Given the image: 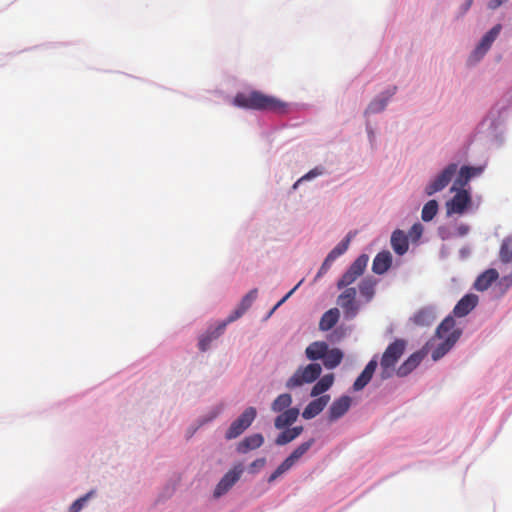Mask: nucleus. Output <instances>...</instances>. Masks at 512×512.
<instances>
[{"mask_svg": "<svg viewBox=\"0 0 512 512\" xmlns=\"http://www.w3.org/2000/svg\"><path fill=\"white\" fill-rule=\"evenodd\" d=\"M422 355L419 352L413 353L408 359L403 362L396 370V374L399 377H405L412 372L422 361Z\"/></svg>", "mask_w": 512, "mask_h": 512, "instance_id": "19", "label": "nucleus"}, {"mask_svg": "<svg viewBox=\"0 0 512 512\" xmlns=\"http://www.w3.org/2000/svg\"><path fill=\"white\" fill-rule=\"evenodd\" d=\"M321 366L317 363H311L305 367L298 368L286 383L287 388L292 389L302 386L305 383H312L321 374Z\"/></svg>", "mask_w": 512, "mask_h": 512, "instance_id": "4", "label": "nucleus"}, {"mask_svg": "<svg viewBox=\"0 0 512 512\" xmlns=\"http://www.w3.org/2000/svg\"><path fill=\"white\" fill-rule=\"evenodd\" d=\"M330 400L329 395H322L319 398L311 401L302 412V417L304 419H312L320 414L323 409L326 407Z\"/></svg>", "mask_w": 512, "mask_h": 512, "instance_id": "13", "label": "nucleus"}, {"mask_svg": "<svg viewBox=\"0 0 512 512\" xmlns=\"http://www.w3.org/2000/svg\"><path fill=\"white\" fill-rule=\"evenodd\" d=\"M369 261V257L366 254L360 255L355 261L349 266L348 270L354 273L357 277L363 275L367 264Z\"/></svg>", "mask_w": 512, "mask_h": 512, "instance_id": "30", "label": "nucleus"}, {"mask_svg": "<svg viewBox=\"0 0 512 512\" xmlns=\"http://www.w3.org/2000/svg\"><path fill=\"white\" fill-rule=\"evenodd\" d=\"M340 317V312L338 308H331L328 311H326L320 321H319V329L321 331H328L331 328H333Z\"/></svg>", "mask_w": 512, "mask_h": 512, "instance_id": "21", "label": "nucleus"}, {"mask_svg": "<svg viewBox=\"0 0 512 512\" xmlns=\"http://www.w3.org/2000/svg\"><path fill=\"white\" fill-rule=\"evenodd\" d=\"M351 237L347 235L340 243H338L327 255L328 261H335L339 256L344 254L350 244Z\"/></svg>", "mask_w": 512, "mask_h": 512, "instance_id": "29", "label": "nucleus"}, {"mask_svg": "<svg viewBox=\"0 0 512 512\" xmlns=\"http://www.w3.org/2000/svg\"><path fill=\"white\" fill-rule=\"evenodd\" d=\"M294 439H296V438H295L291 428H289V429L284 430L277 436L275 443L279 446H283V445L290 443Z\"/></svg>", "mask_w": 512, "mask_h": 512, "instance_id": "38", "label": "nucleus"}, {"mask_svg": "<svg viewBox=\"0 0 512 512\" xmlns=\"http://www.w3.org/2000/svg\"><path fill=\"white\" fill-rule=\"evenodd\" d=\"M292 403V398L290 394L284 393L280 394L272 403L271 409L274 412H282L287 409Z\"/></svg>", "mask_w": 512, "mask_h": 512, "instance_id": "28", "label": "nucleus"}, {"mask_svg": "<svg viewBox=\"0 0 512 512\" xmlns=\"http://www.w3.org/2000/svg\"><path fill=\"white\" fill-rule=\"evenodd\" d=\"M211 342L212 340L209 338V334L205 333L199 340V349L201 351H206L209 348Z\"/></svg>", "mask_w": 512, "mask_h": 512, "instance_id": "46", "label": "nucleus"}, {"mask_svg": "<svg viewBox=\"0 0 512 512\" xmlns=\"http://www.w3.org/2000/svg\"><path fill=\"white\" fill-rule=\"evenodd\" d=\"M322 172L321 170H319L318 168H315L311 171H309L307 174H305L304 176H302L294 185H293V188H297L298 184L304 180H310L318 175H320Z\"/></svg>", "mask_w": 512, "mask_h": 512, "instance_id": "42", "label": "nucleus"}, {"mask_svg": "<svg viewBox=\"0 0 512 512\" xmlns=\"http://www.w3.org/2000/svg\"><path fill=\"white\" fill-rule=\"evenodd\" d=\"M455 320L453 317H446L436 330V336L443 341L432 351L431 357L434 361L442 358L457 342L460 337V331L455 330Z\"/></svg>", "mask_w": 512, "mask_h": 512, "instance_id": "2", "label": "nucleus"}, {"mask_svg": "<svg viewBox=\"0 0 512 512\" xmlns=\"http://www.w3.org/2000/svg\"><path fill=\"white\" fill-rule=\"evenodd\" d=\"M481 171V168L463 166L459 171L452 190H455L456 186L464 187L472 177L479 175Z\"/></svg>", "mask_w": 512, "mask_h": 512, "instance_id": "20", "label": "nucleus"}, {"mask_svg": "<svg viewBox=\"0 0 512 512\" xmlns=\"http://www.w3.org/2000/svg\"><path fill=\"white\" fill-rule=\"evenodd\" d=\"M438 212V203L436 200H429L423 207L421 218L423 221H431Z\"/></svg>", "mask_w": 512, "mask_h": 512, "instance_id": "31", "label": "nucleus"}, {"mask_svg": "<svg viewBox=\"0 0 512 512\" xmlns=\"http://www.w3.org/2000/svg\"><path fill=\"white\" fill-rule=\"evenodd\" d=\"M359 277H357L354 273L347 269V271L342 275V277L337 282V288L339 290L349 287L353 284Z\"/></svg>", "mask_w": 512, "mask_h": 512, "instance_id": "35", "label": "nucleus"}, {"mask_svg": "<svg viewBox=\"0 0 512 512\" xmlns=\"http://www.w3.org/2000/svg\"><path fill=\"white\" fill-rule=\"evenodd\" d=\"M387 105V99H374L365 110V114H375L383 111Z\"/></svg>", "mask_w": 512, "mask_h": 512, "instance_id": "34", "label": "nucleus"}, {"mask_svg": "<svg viewBox=\"0 0 512 512\" xmlns=\"http://www.w3.org/2000/svg\"><path fill=\"white\" fill-rule=\"evenodd\" d=\"M302 283L300 281L292 290H290L273 308L272 311L276 310L279 306H281L293 293L294 291L299 287V285Z\"/></svg>", "mask_w": 512, "mask_h": 512, "instance_id": "48", "label": "nucleus"}, {"mask_svg": "<svg viewBox=\"0 0 512 512\" xmlns=\"http://www.w3.org/2000/svg\"><path fill=\"white\" fill-rule=\"evenodd\" d=\"M266 464L265 458H258L249 465V472L254 474Z\"/></svg>", "mask_w": 512, "mask_h": 512, "instance_id": "41", "label": "nucleus"}, {"mask_svg": "<svg viewBox=\"0 0 512 512\" xmlns=\"http://www.w3.org/2000/svg\"><path fill=\"white\" fill-rule=\"evenodd\" d=\"M314 444V439H310L302 444H300L289 456L288 458L295 464Z\"/></svg>", "mask_w": 512, "mask_h": 512, "instance_id": "32", "label": "nucleus"}, {"mask_svg": "<svg viewBox=\"0 0 512 512\" xmlns=\"http://www.w3.org/2000/svg\"><path fill=\"white\" fill-rule=\"evenodd\" d=\"M295 464L287 457L278 467L277 469L269 476L268 482H274L278 477L282 474L290 470Z\"/></svg>", "mask_w": 512, "mask_h": 512, "instance_id": "33", "label": "nucleus"}, {"mask_svg": "<svg viewBox=\"0 0 512 512\" xmlns=\"http://www.w3.org/2000/svg\"><path fill=\"white\" fill-rule=\"evenodd\" d=\"M423 233V226L420 223H415L411 229L409 230L408 236L412 241H417L420 239Z\"/></svg>", "mask_w": 512, "mask_h": 512, "instance_id": "40", "label": "nucleus"}, {"mask_svg": "<svg viewBox=\"0 0 512 512\" xmlns=\"http://www.w3.org/2000/svg\"><path fill=\"white\" fill-rule=\"evenodd\" d=\"M233 104L239 108L276 113H285L287 109V104L280 99L257 90L237 93Z\"/></svg>", "mask_w": 512, "mask_h": 512, "instance_id": "1", "label": "nucleus"}, {"mask_svg": "<svg viewBox=\"0 0 512 512\" xmlns=\"http://www.w3.org/2000/svg\"><path fill=\"white\" fill-rule=\"evenodd\" d=\"M295 438H297L302 432H303V427L302 426H296V427H293L291 428Z\"/></svg>", "mask_w": 512, "mask_h": 512, "instance_id": "52", "label": "nucleus"}, {"mask_svg": "<svg viewBox=\"0 0 512 512\" xmlns=\"http://www.w3.org/2000/svg\"><path fill=\"white\" fill-rule=\"evenodd\" d=\"M501 30H502V25L496 24L482 37L481 41L476 46V48L474 49V51L472 52V55H471V57L475 61L480 60L488 52V50L491 48L493 42L499 36Z\"/></svg>", "mask_w": 512, "mask_h": 512, "instance_id": "9", "label": "nucleus"}, {"mask_svg": "<svg viewBox=\"0 0 512 512\" xmlns=\"http://www.w3.org/2000/svg\"><path fill=\"white\" fill-rule=\"evenodd\" d=\"M406 346L407 341L404 339H396L387 346L380 361V375L382 379H388L393 376L395 365L404 354Z\"/></svg>", "mask_w": 512, "mask_h": 512, "instance_id": "3", "label": "nucleus"}, {"mask_svg": "<svg viewBox=\"0 0 512 512\" xmlns=\"http://www.w3.org/2000/svg\"><path fill=\"white\" fill-rule=\"evenodd\" d=\"M478 296L475 294H467L461 298L453 309L456 317H464L469 314L477 305Z\"/></svg>", "mask_w": 512, "mask_h": 512, "instance_id": "12", "label": "nucleus"}, {"mask_svg": "<svg viewBox=\"0 0 512 512\" xmlns=\"http://www.w3.org/2000/svg\"><path fill=\"white\" fill-rule=\"evenodd\" d=\"M334 382V377L332 374L324 375L312 388L311 396L316 397L326 392Z\"/></svg>", "mask_w": 512, "mask_h": 512, "instance_id": "27", "label": "nucleus"}, {"mask_svg": "<svg viewBox=\"0 0 512 512\" xmlns=\"http://www.w3.org/2000/svg\"><path fill=\"white\" fill-rule=\"evenodd\" d=\"M225 327H226V323H221L215 329L208 330L206 332V334H209V338H211V340L213 341V340L217 339L223 333Z\"/></svg>", "mask_w": 512, "mask_h": 512, "instance_id": "43", "label": "nucleus"}, {"mask_svg": "<svg viewBox=\"0 0 512 512\" xmlns=\"http://www.w3.org/2000/svg\"><path fill=\"white\" fill-rule=\"evenodd\" d=\"M256 415L257 411L254 407L246 408L243 413L231 423L226 431L225 438L231 440L240 436L252 424Z\"/></svg>", "mask_w": 512, "mask_h": 512, "instance_id": "5", "label": "nucleus"}, {"mask_svg": "<svg viewBox=\"0 0 512 512\" xmlns=\"http://www.w3.org/2000/svg\"><path fill=\"white\" fill-rule=\"evenodd\" d=\"M412 320L416 325L429 326L434 322L435 314L431 308H422L414 314Z\"/></svg>", "mask_w": 512, "mask_h": 512, "instance_id": "25", "label": "nucleus"}, {"mask_svg": "<svg viewBox=\"0 0 512 512\" xmlns=\"http://www.w3.org/2000/svg\"><path fill=\"white\" fill-rule=\"evenodd\" d=\"M501 260L505 263L512 261V241H504L500 249Z\"/></svg>", "mask_w": 512, "mask_h": 512, "instance_id": "37", "label": "nucleus"}, {"mask_svg": "<svg viewBox=\"0 0 512 512\" xmlns=\"http://www.w3.org/2000/svg\"><path fill=\"white\" fill-rule=\"evenodd\" d=\"M299 410L297 408H289L282 411L275 419L274 425L277 429H283L292 425L298 418Z\"/></svg>", "mask_w": 512, "mask_h": 512, "instance_id": "18", "label": "nucleus"}, {"mask_svg": "<svg viewBox=\"0 0 512 512\" xmlns=\"http://www.w3.org/2000/svg\"><path fill=\"white\" fill-rule=\"evenodd\" d=\"M337 298V304L342 308L346 318H354L359 309L360 304L356 300L357 291L354 287H345Z\"/></svg>", "mask_w": 512, "mask_h": 512, "instance_id": "6", "label": "nucleus"}, {"mask_svg": "<svg viewBox=\"0 0 512 512\" xmlns=\"http://www.w3.org/2000/svg\"><path fill=\"white\" fill-rule=\"evenodd\" d=\"M225 327H226V323H221L215 329L208 330L206 332V334H209V338H211V340L213 341V340L217 339L223 333Z\"/></svg>", "mask_w": 512, "mask_h": 512, "instance_id": "44", "label": "nucleus"}, {"mask_svg": "<svg viewBox=\"0 0 512 512\" xmlns=\"http://www.w3.org/2000/svg\"><path fill=\"white\" fill-rule=\"evenodd\" d=\"M327 349H328V344L326 342L316 341V342L311 343L306 348L305 353H306V356L308 359L319 360V359L324 358V356L326 355Z\"/></svg>", "mask_w": 512, "mask_h": 512, "instance_id": "23", "label": "nucleus"}, {"mask_svg": "<svg viewBox=\"0 0 512 512\" xmlns=\"http://www.w3.org/2000/svg\"><path fill=\"white\" fill-rule=\"evenodd\" d=\"M471 205V197L468 191L460 189L447 202L446 208L448 214H463L465 210Z\"/></svg>", "mask_w": 512, "mask_h": 512, "instance_id": "10", "label": "nucleus"}, {"mask_svg": "<svg viewBox=\"0 0 512 512\" xmlns=\"http://www.w3.org/2000/svg\"><path fill=\"white\" fill-rule=\"evenodd\" d=\"M470 228L468 225L466 224H461L457 227V234L459 236H465L466 234H468Z\"/></svg>", "mask_w": 512, "mask_h": 512, "instance_id": "50", "label": "nucleus"}, {"mask_svg": "<svg viewBox=\"0 0 512 512\" xmlns=\"http://www.w3.org/2000/svg\"><path fill=\"white\" fill-rule=\"evenodd\" d=\"M391 246L396 254H405L409 248L408 236L402 230H395L391 235Z\"/></svg>", "mask_w": 512, "mask_h": 512, "instance_id": "16", "label": "nucleus"}, {"mask_svg": "<svg viewBox=\"0 0 512 512\" xmlns=\"http://www.w3.org/2000/svg\"><path fill=\"white\" fill-rule=\"evenodd\" d=\"M332 263L333 261H328V257H326L317 273V277H320L323 274H325L330 269Z\"/></svg>", "mask_w": 512, "mask_h": 512, "instance_id": "47", "label": "nucleus"}, {"mask_svg": "<svg viewBox=\"0 0 512 512\" xmlns=\"http://www.w3.org/2000/svg\"><path fill=\"white\" fill-rule=\"evenodd\" d=\"M376 284L377 281L373 277H366L359 283L360 294L366 303L374 298Z\"/></svg>", "mask_w": 512, "mask_h": 512, "instance_id": "24", "label": "nucleus"}, {"mask_svg": "<svg viewBox=\"0 0 512 512\" xmlns=\"http://www.w3.org/2000/svg\"><path fill=\"white\" fill-rule=\"evenodd\" d=\"M391 265H392L391 253L389 251L384 250V251L379 252L373 259L372 271L375 274L382 275L386 271H388V269L391 267Z\"/></svg>", "mask_w": 512, "mask_h": 512, "instance_id": "15", "label": "nucleus"}, {"mask_svg": "<svg viewBox=\"0 0 512 512\" xmlns=\"http://www.w3.org/2000/svg\"><path fill=\"white\" fill-rule=\"evenodd\" d=\"M244 471V467L242 463H238L233 466L219 481L215 490L214 496L216 498L227 493L232 486L240 479L242 473Z\"/></svg>", "mask_w": 512, "mask_h": 512, "instance_id": "8", "label": "nucleus"}, {"mask_svg": "<svg viewBox=\"0 0 512 512\" xmlns=\"http://www.w3.org/2000/svg\"><path fill=\"white\" fill-rule=\"evenodd\" d=\"M264 443V437L260 433H256L245 437L237 446L239 453H247L250 450H254L262 446Z\"/></svg>", "mask_w": 512, "mask_h": 512, "instance_id": "17", "label": "nucleus"}, {"mask_svg": "<svg viewBox=\"0 0 512 512\" xmlns=\"http://www.w3.org/2000/svg\"><path fill=\"white\" fill-rule=\"evenodd\" d=\"M352 403V399L349 396H341L338 399H335L328 411V420L330 422H334L344 416L349 410Z\"/></svg>", "mask_w": 512, "mask_h": 512, "instance_id": "11", "label": "nucleus"}, {"mask_svg": "<svg viewBox=\"0 0 512 512\" xmlns=\"http://www.w3.org/2000/svg\"><path fill=\"white\" fill-rule=\"evenodd\" d=\"M473 4V0H466L462 5L463 13L467 12Z\"/></svg>", "mask_w": 512, "mask_h": 512, "instance_id": "51", "label": "nucleus"}, {"mask_svg": "<svg viewBox=\"0 0 512 512\" xmlns=\"http://www.w3.org/2000/svg\"><path fill=\"white\" fill-rule=\"evenodd\" d=\"M343 359V353L338 348L331 350L327 349L326 355L323 358L324 366L328 369H334L337 367Z\"/></svg>", "mask_w": 512, "mask_h": 512, "instance_id": "26", "label": "nucleus"}, {"mask_svg": "<svg viewBox=\"0 0 512 512\" xmlns=\"http://www.w3.org/2000/svg\"><path fill=\"white\" fill-rule=\"evenodd\" d=\"M497 278L498 272L495 269H488L476 279L474 287L478 291H484L488 289Z\"/></svg>", "mask_w": 512, "mask_h": 512, "instance_id": "22", "label": "nucleus"}, {"mask_svg": "<svg viewBox=\"0 0 512 512\" xmlns=\"http://www.w3.org/2000/svg\"><path fill=\"white\" fill-rule=\"evenodd\" d=\"M257 295H258V290L252 289L242 298V300L238 306L241 309H243L244 311H247L251 307L252 303L256 300Z\"/></svg>", "mask_w": 512, "mask_h": 512, "instance_id": "36", "label": "nucleus"}, {"mask_svg": "<svg viewBox=\"0 0 512 512\" xmlns=\"http://www.w3.org/2000/svg\"><path fill=\"white\" fill-rule=\"evenodd\" d=\"M507 0H490L488 3V8L491 10H495L500 7Z\"/></svg>", "mask_w": 512, "mask_h": 512, "instance_id": "49", "label": "nucleus"}, {"mask_svg": "<svg viewBox=\"0 0 512 512\" xmlns=\"http://www.w3.org/2000/svg\"><path fill=\"white\" fill-rule=\"evenodd\" d=\"M377 360L373 358L368 362V364L365 366L364 370L361 372V374L357 377L353 384V389L355 391L362 390L372 379V376L377 368Z\"/></svg>", "mask_w": 512, "mask_h": 512, "instance_id": "14", "label": "nucleus"}, {"mask_svg": "<svg viewBox=\"0 0 512 512\" xmlns=\"http://www.w3.org/2000/svg\"><path fill=\"white\" fill-rule=\"evenodd\" d=\"M92 494L93 491H90L86 495L74 501L73 504L70 506V512H79L83 508L87 500L92 496Z\"/></svg>", "mask_w": 512, "mask_h": 512, "instance_id": "39", "label": "nucleus"}, {"mask_svg": "<svg viewBox=\"0 0 512 512\" xmlns=\"http://www.w3.org/2000/svg\"><path fill=\"white\" fill-rule=\"evenodd\" d=\"M457 171V164H449L439 175L435 177L425 188V192L428 196L435 194L443 190L452 180L453 176Z\"/></svg>", "mask_w": 512, "mask_h": 512, "instance_id": "7", "label": "nucleus"}, {"mask_svg": "<svg viewBox=\"0 0 512 512\" xmlns=\"http://www.w3.org/2000/svg\"><path fill=\"white\" fill-rule=\"evenodd\" d=\"M246 311L241 309L239 306L228 316L227 320L224 323H231L238 318H240Z\"/></svg>", "mask_w": 512, "mask_h": 512, "instance_id": "45", "label": "nucleus"}]
</instances>
